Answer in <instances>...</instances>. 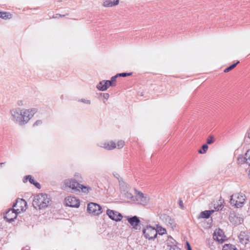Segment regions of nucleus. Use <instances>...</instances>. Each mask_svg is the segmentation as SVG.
<instances>
[{
    "label": "nucleus",
    "mask_w": 250,
    "mask_h": 250,
    "mask_svg": "<svg viewBox=\"0 0 250 250\" xmlns=\"http://www.w3.org/2000/svg\"><path fill=\"white\" fill-rule=\"evenodd\" d=\"M50 201L47 195L40 193L34 196L32 205L36 209H43L47 207Z\"/></svg>",
    "instance_id": "f257e3e1"
},
{
    "label": "nucleus",
    "mask_w": 250,
    "mask_h": 250,
    "mask_svg": "<svg viewBox=\"0 0 250 250\" xmlns=\"http://www.w3.org/2000/svg\"><path fill=\"white\" fill-rule=\"evenodd\" d=\"M246 196L243 193H235L230 196V203L237 208L243 207L245 201Z\"/></svg>",
    "instance_id": "f03ea898"
},
{
    "label": "nucleus",
    "mask_w": 250,
    "mask_h": 250,
    "mask_svg": "<svg viewBox=\"0 0 250 250\" xmlns=\"http://www.w3.org/2000/svg\"><path fill=\"white\" fill-rule=\"evenodd\" d=\"M36 112L37 109L36 108L22 109V119L21 121V125L27 124Z\"/></svg>",
    "instance_id": "7ed1b4c3"
},
{
    "label": "nucleus",
    "mask_w": 250,
    "mask_h": 250,
    "mask_svg": "<svg viewBox=\"0 0 250 250\" xmlns=\"http://www.w3.org/2000/svg\"><path fill=\"white\" fill-rule=\"evenodd\" d=\"M144 236L148 240H154L157 237L156 229L150 226H147L143 230Z\"/></svg>",
    "instance_id": "20e7f679"
},
{
    "label": "nucleus",
    "mask_w": 250,
    "mask_h": 250,
    "mask_svg": "<svg viewBox=\"0 0 250 250\" xmlns=\"http://www.w3.org/2000/svg\"><path fill=\"white\" fill-rule=\"evenodd\" d=\"M65 187L71 188L73 192L80 191V184L74 179H68L64 181Z\"/></svg>",
    "instance_id": "39448f33"
},
{
    "label": "nucleus",
    "mask_w": 250,
    "mask_h": 250,
    "mask_svg": "<svg viewBox=\"0 0 250 250\" xmlns=\"http://www.w3.org/2000/svg\"><path fill=\"white\" fill-rule=\"evenodd\" d=\"M26 202L24 199L18 198L14 204L13 208L15 209L18 213H20L26 209Z\"/></svg>",
    "instance_id": "423d86ee"
},
{
    "label": "nucleus",
    "mask_w": 250,
    "mask_h": 250,
    "mask_svg": "<svg viewBox=\"0 0 250 250\" xmlns=\"http://www.w3.org/2000/svg\"><path fill=\"white\" fill-rule=\"evenodd\" d=\"M87 210L89 213L94 215H99L102 213L101 207L99 205L93 202L88 204Z\"/></svg>",
    "instance_id": "0eeeda50"
},
{
    "label": "nucleus",
    "mask_w": 250,
    "mask_h": 250,
    "mask_svg": "<svg viewBox=\"0 0 250 250\" xmlns=\"http://www.w3.org/2000/svg\"><path fill=\"white\" fill-rule=\"evenodd\" d=\"M64 201L67 206L73 208H78L80 206V201L75 197L68 196L65 198Z\"/></svg>",
    "instance_id": "6e6552de"
},
{
    "label": "nucleus",
    "mask_w": 250,
    "mask_h": 250,
    "mask_svg": "<svg viewBox=\"0 0 250 250\" xmlns=\"http://www.w3.org/2000/svg\"><path fill=\"white\" fill-rule=\"evenodd\" d=\"M12 120L21 125L22 119V110L20 108L13 109L11 110Z\"/></svg>",
    "instance_id": "1a4fd4ad"
},
{
    "label": "nucleus",
    "mask_w": 250,
    "mask_h": 250,
    "mask_svg": "<svg viewBox=\"0 0 250 250\" xmlns=\"http://www.w3.org/2000/svg\"><path fill=\"white\" fill-rule=\"evenodd\" d=\"M240 243L245 245L250 241V232L248 230L241 231L238 235Z\"/></svg>",
    "instance_id": "9d476101"
},
{
    "label": "nucleus",
    "mask_w": 250,
    "mask_h": 250,
    "mask_svg": "<svg viewBox=\"0 0 250 250\" xmlns=\"http://www.w3.org/2000/svg\"><path fill=\"white\" fill-rule=\"evenodd\" d=\"M229 219L231 223L234 225H238L243 222V217L238 214L231 213L229 214Z\"/></svg>",
    "instance_id": "9b49d317"
},
{
    "label": "nucleus",
    "mask_w": 250,
    "mask_h": 250,
    "mask_svg": "<svg viewBox=\"0 0 250 250\" xmlns=\"http://www.w3.org/2000/svg\"><path fill=\"white\" fill-rule=\"evenodd\" d=\"M127 220L134 229H140L141 227L139 226L140 221L138 217L137 216L127 217Z\"/></svg>",
    "instance_id": "f8f14e48"
},
{
    "label": "nucleus",
    "mask_w": 250,
    "mask_h": 250,
    "mask_svg": "<svg viewBox=\"0 0 250 250\" xmlns=\"http://www.w3.org/2000/svg\"><path fill=\"white\" fill-rule=\"evenodd\" d=\"M106 214L111 219L116 222L121 220L123 218V216L120 213L109 209H107Z\"/></svg>",
    "instance_id": "ddd939ff"
},
{
    "label": "nucleus",
    "mask_w": 250,
    "mask_h": 250,
    "mask_svg": "<svg viewBox=\"0 0 250 250\" xmlns=\"http://www.w3.org/2000/svg\"><path fill=\"white\" fill-rule=\"evenodd\" d=\"M18 214L15 209L10 208L5 213L4 218L6 219L7 221L11 222L17 218Z\"/></svg>",
    "instance_id": "4468645a"
},
{
    "label": "nucleus",
    "mask_w": 250,
    "mask_h": 250,
    "mask_svg": "<svg viewBox=\"0 0 250 250\" xmlns=\"http://www.w3.org/2000/svg\"><path fill=\"white\" fill-rule=\"evenodd\" d=\"M160 218L167 226H169L171 228L175 227V223L174 219H172L169 216L166 214H163L160 215Z\"/></svg>",
    "instance_id": "2eb2a0df"
},
{
    "label": "nucleus",
    "mask_w": 250,
    "mask_h": 250,
    "mask_svg": "<svg viewBox=\"0 0 250 250\" xmlns=\"http://www.w3.org/2000/svg\"><path fill=\"white\" fill-rule=\"evenodd\" d=\"M135 200L137 201L139 204L145 206L148 203L149 198L146 195L145 196L142 192L139 191L135 196Z\"/></svg>",
    "instance_id": "dca6fc26"
},
{
    "label": "nucleus",
    "mask_w": 250,
    "mask_h": 250,
    "mask_svg": "<svg viewBox=\"0 0 250 250\" xmlns=\"http://www.w3.org/2000/svg\"><path fill=\"white\" fill-rule=\"evenodd\" d=\"M98 146L108 150H112L116 147V144L112 141L100 143Z\"/></svg>",
    "instance_id": "f3484780"
},
{
    "label": "nucleus",
    "mask_w": 250,
    "mask_h": 250,
    "mask_svg": "<svg viewBox=\"0 0 250 250\" xmlns=\"http://www.w3.org/2000/svg\"><path fill=\"white\" fill-rule=\"evenodd\" d=\"M97 88L100 91H105L108 88L106 80L101 81L96 86Z\"/></svg>",
    "instance_id": "a211bd4d"
},
{
    "label": "nucleus",
    "mask_w": 250,
    "mask_h": 250,
    "mask_svg": "<svg viewBox=\"0 0 250 250\" xmlns=\"http://www.w3.org/2000/svg\"><path fill=\"white\" fill-rule=\"evenodd\" d=\"M214 210H209L202 211L200 213V215L198 217V218H208L210 217V216L212 214V213L214 212Z\"/></svg>",
    "instance_id": "6ab92c4d"
},
{
    "label": "nucleus",
    "mask_w": 250,
    "mask_h": 250,
    "mask_svg": "<svg viewBox=\"0 0 250 250\" xmlns=\"http://www.w3.org/2000/svg\"><path fill=\"white\" fill-rule=\"evenodd\" d=\"M119 2V0H105L103 3V5L104 7H112L118 4Z\"/></svg>",
    "instance_id": "aec40b11"
},
{
    "label": "nucleus",
    "mask_w": 250,
    "mask_h": 250,
    "mask_svg": "<svg viewBox=\"0 0 250 250\" xmlns=\"http://www.w3.org/2000/svg\"><path fill=\"white\" fill-rule=\"evenodd\" d=\"M213 238L214 240L217 241L219 243H222L224 241L223 236L219 232H218L217 233L216 231H215L213 234Z\"/></svg>",
    "instance_id": "412c9836"
},
{
    "label": "nucleus",
    "mask_w": 250,
    "mask_h": 250,
    "mask_svg": "<svg viewBox=\"0 0 250 250\" xmlns=\"http://www.w3.org/2000/svg\"><path fill=\"white\" fill-rule=\"evenodd\" d=\"M120 189L122 194L129 190L128 185L124 181L119 180Z\"/></svg>",
    "instance_id": "4be33fe9"
},
{
    "label": "nucleus",
    "mask_w": 250,
    "mask_h": 250,
    "mask_svg": "<svg viewBox=\"0 0 250 250\" xmlns=\"http://www.w3.org/2000/svg\"><path fill=\"white\" fill-rule=\"evenodd\" d=\"M0 18L4 20L10 19L12 14L7 12H0Z\"/></svg>",
    "instance_id": "5701e85b"
},
{
    "label": "nucleus",
    "mask_w": 250,
    "mask_h": 250,
    "mask_svg": "<svg viewBox=\"0 0 250 250\" xmlns=\"http://www.w3.org/2000/svg\"><path fill=\"white\" fill-rule=\"evenodd\" d=\"M155 229L157 232V234H159V235H162L167 232V230L165 228L158 225H156V229Z\"/></svg>",
    "instance_id": "b1692460"
},
{
    "label": "nucleus",
    "mask_w": 250,
    "mask_h": 250,
    "mask_svg": "<svg viewBox=\"0 0 250 250\" xmlns=\"http://www.w3.org/2000/svg\"><path fill=\"white\" fill-rule=\"evenodd\" d=\"M123 194L124 195L125 198L127 199H131L132 201L135 200V197H134L131 193L129 191V190L124 192Z\"/></svg>",
    "instance_id": "393cba45"
},
{
    "label": "nucleus",
    "mask_w": 250,
    "mask_h": 250,
    "mask_svg": "<svg viewBox=\"0 0 250 250\" xmlns=\"http://www.w3.org/2000/svg\"><path fill=\"white\" fill-rule=\"evenodd\" d=\"M239 63V61H237L236 62L233 63L232 64L230 65L229 66L227 67L224 70V72L225 73H227L229 72V71L233 69L234 68H235L236 65Z\"/></svg>",
    "instance_id": "a878e982"
},
{
    "label": "nucleus",
    "mask_w": 250,
    "mask_h": 250,
    "mask_svg": "<svg viewBox=\"0 0 250 250\" xmlns=\"http://www.w3.org/2000/svg\"><path fill=\"white\" fill-rule=\"evenodd\" d=\"M246 163L250 166V149L247 151L245 153Z\"/></svg>",
    "instance_id": "bb28decb"
},
{
    "label": "nucleus",
    "mask_w": 250,
    "mask_h": 250,
    "mask_svg": "<svg viewBox=\"0 0 250 250\" xmlns=\"http://www.w3.org/2000/svg\"><path fill=\"white\" fill-rule=\"evenodd\" d=\"M246 163L245 156L244 157L242 156H239L237 158V163L238 164H243Z\"/></svg>",
    "instance_id": "cd10ccee"
},
{
    "label": "nucleus",
    "mask_w": 250,
    "mask_h": 250,
    "mask_svg": "<svg viewBox=\"0 0 250 250\" xmlns=\"http://www.w3.org/2000/svg\"><path fill=\"white\" fill-rule=\"evenodd\" d=\"M202 150H199L198 152L200 154H204L206 152L208 149V146L207 144H204L202 146Z\"/></svg>",
    "instance_id": "c85d7f7f"
},
{
    "label": "nucleus",
    "mask_w": 250,
    "mask_h": 250,
    "mask_svg": "<svg viewBox=\"0 0 250 250\" xmlns=\"http://www.w3.org/2000/svg\"><path fill=\"white\" fill-rule=\"evenodd\" d=\"M80 189H82L83 192L84 193H87L89 191V189H90V188H88L87 187L84 186H83V185L80 184Z\"/></svg>",
    "instance_id": "c756f323"
},
{
    "label": "nucleus",
    "mask_w": 250,
    "mask_h": 250,
    "mask_svg": "<svg viewBox=\"0 0 250 250\" xmlns=\"http://www.w3.org/2000/svg\"><path fill=\"white\" fill-rule=\"evenodd\" d=\"M124 145H125L124 141H123L122 140L118 141L117 143V145H116V147H117V148L118 149H120L124 147Z\"/></svg>",
    "instance_id": "7c9ffc66"
},
{
    "label": "nucleus",
    "mask_w": 250,
    "mask_h": 250,
    "mask_svg": "<svg viewBox=\"0 0 250 250\" xmlns=\"http://www.w3.org/2000/svg\"><path fill=\"white\" fill-rule=\"evenodd\" d=\"M223 207V206L222 205L221 202L220 203H218L217 205H215L214 204V208L216 211H219L220 210H221Z\"/></svg>",
    "instance_id": "2f4dec72"
},
{
    "label": "nucleus",
    "mask_w": 250,
    "mask_h": 250,
    "mask_svg": "<svg viewBox=\"0 0 250 250\" xmlns=\"http://www.w3.org/2000/svg\"><path fill=\"white\" fill-rule=\"evenodd\" d=\"M116 75L118 77H125L129 76L131 75L132 73H118Z\"/></svg>",
    "instance_id": "473e14b6"
},
{
    "label": "nucleus",
    "mask_w": 250,
    "mask_h": 250,
    "mask_svg": "<svg viewBox=\"0 0 250 250\" xmlns=\"http://www.w3.org/2000/svg\"><path fill=\"white\" fill-rule=\"evenodd\" d=\"M214 141V138L212 136H210L207 140V144H211Z\"/></svg>",
    "instance_id": "72a5a7b5"
},
{
    "label": "nucleus",
    "mask_w": 250,
    "mask_h": 250,
    "mask_svg": "<svg viewBox=\"0 0 250 250\" xmlns=\"http://www.w3.org/2000/svg\"><path fill=\"white\" fill-rule=\"evenodd\" d=\"M106 82L109 86L114 87L116 86V84L113 83L111 80H106Z\"/></svg>",
    "instance_id": "f704fd0d"
},
{
    "label": "nucleus",
    "mask_w": 250,
    "mask_h": 250,
    "mask_svg": "<svg viewBox=\"0 0 250 250\" xmlns=\"http://www.w3.org/2000/svg\"><path fill=\"white\" fill-rule=\"evenodd\" d=\"M68 14H66V15H68ZM65 16V15H61V14H57L55 15H54L53 17H52V18H54V19H56V18H58L59 17H63Z\"/></svg>",
    "instance_id": "c9c22d12"
},
{
    "label": "nucleus",
    "mask_w": 250,
    "mask_h": 250,
    "mask_svg": "<svg viewBox=\"0 0 250 250\" xmlns=\"http://www.w3.org/2000/svg\"><path fill=\"white\" fill-rule=\"evenodd\" d=\"M169 250H180V249L177 247L175 245H173L170 246Z\"/></svg>",
    "instance_id": "e433bc0d"
},
{
    "label": "nucleus",
    "mask_w": 250,
    "mask_h": 250,
    "mask_svg": "<svg viewBox=\"0 0 250 250\" xmlns=\"http://www.w3.org/2000/svg\"><path fill=\"white\" fill-rule=\"evenodd\" d=\"M118 77L117 75H116L115 76L112 77L110 80L112 81L113 83H114L115 84H116V79Z\"/></svg>",
    "instance_id": "4c0bfd02"
},
{
    "label": "nucleus",
    "mask_w": 250,
    "mask_h": 250,
    "mask_svg": "<svg viewBox=\"0 0 250 250\" xmlns=\"http://www.w3.org/2000/svg\"><path fill=\"white\" fill-rule=\"evenodd\" d=\"M76 179L77 180V181H79V182H81V180L82 179L81 178V176L79 175V174H75L74 175Z\"/></svg>",
    "instance_id": "58836bf2"
},
{
    "label": "nucleus",
    "mask_w": 250,
    "mask_h": 250,
    "mask_svg": "<svg viewBox=\"0 0 250 250\" xmlns=\"http://www.w3.org/2000/svg\"><path fill=\"white\" fill-rule=\"evenodd\" d=\"M101 95H103L104 99L105 100H107L109 97V94L108 93H101Z\"/></svg>",
    "instance_id": "ea45409f"
},
{
    "label": "nucleus",
    "mask_w": 250,
    "mask_h": 250,
    "mask_svg": "<svg viewBox=\"0 0 250 250\" xmlns=\"http://www.w3.org/2000/svg\"><path fill=\"white\" fill-rule=\"evenodd\" d=\"M42 124V122L41 120H37L33 125V126H38L39 125H40Z\"/></svg>",
    "instance_id": "a19ab883"
},
{
    "label": "nucleus",
    "mask_w": 250,
    "mask_h": 250,
    "mask_svg": "<svg viewBox=\"0 0 250 250\" xmlns=\"http://www.w3.org/2000/svg\"><path fill=\"white\" fill-rule=\"evenodd\" d=\"M30 175H27V176H25L23 177V182L24 183H26L27 182V180H29V178L30 177Z\"/></svg>",
    "instance_id": "79ce46f5"
},
{
    "label": "nucleus",
    "mask_w": 250,
    "mask_h": 250,
    "mask_svg": "<svg viewBox=\"0 0 250 250\" xmlns=\"http://www.w3.org/2000/svg\"><path fill=\"white\" fill-rule=\"evenodd\" d=\"M29 182L31 184H34V183H35V181L34 180V179L32 178V177L30 175V177L29 178Z\"/></svg>",
    "instance_id": "37998d69"
},
{
    "label": "nucleus",
    "mask_w": 250,
    "mask_h": 250,
    "mask_svg": "<svg viewBox=\"0 0 250 250\" xmlns=\"http://www.w3.org/2000/svg\"><path fill=\"white\" fill-rule=\"evenodd\" d=\"M82 101L83 102V103H85L86 104H90V103H91L90 101L88 100H84V99L83 100V99H82Z\"/></svg>",
    "instance_id": "c03bdc74"
},
{
    "label": "nucleus",
    "mask_w": 250,
    "mask_h": 250,
    "mask_svg": "<svg viewBox=\"0 0 250 250\" xmlns=\"http://www.w3.org/2000/svg\"><path fill=\"white\" fill-rule=\"evenodd\" d=\"M36 188H41V186H40V184L37 182H35L34 184H33Z\"/></svg>",
    "instance_id": "a18cd8bd"
},
{
    "label": "nucleus",
    "mask_w": 250,
    "mask_h": 250,
    "mask_svg": "<svg viewBox=\"0 0 250 250\" xmlns=\"http://www.w3.org/2000/svg\"><path fill=\"white\" fill-rule=\"evenodd\" d=\"M186 244H187L188 250H192L191 246L188 242H187Z\"/></svg>",
    "instance_id": "49530a36"
},
{
    "label": "nucleus",
    "mask_w": 250,
    "mask_h": 250,
    "mask_svg": "<svg viewBox=\"0 0 250 250\" xmlns=\"http://www.w3.org/2000/svg\"><path fill=\"white\" fill-rule=\"evenodd\" d=\"M179 205H180V206L181 208H183V203L182 201L180 200V201H179Z\"/></svg>",
    "instance_id": "de8ad7c7"
},
{
    "label": "nucleus",
    "mask_w": 250,
    "mask_h": 250,
    "mask_svg": "<svg viewBox=\"0 0 250 250\" xmlns=\"http://www.w3.org/2000/svg\"><path fill=\"white\" fill-rule=\"evenodd\" d=\"M248 137L250 139V130L248 132Z\"/></svg>",
    "instance_id": "09e8293b"
},
{
    "label": "nucleus",
    "mask_w": 250,
    "mask_h": 250,
    "mask_svg": "<svg viewBox=\"0 0 250 250\" xmlns=\"http://www.w3.org/2000/svg\"><path fill=\"white\" fill-rule=\"evenodd\" d=\"M5 163H0V166H1L5 164Z\"/></svg>",
    "instance_id": "8fccbe9b"
}]
</instances>
